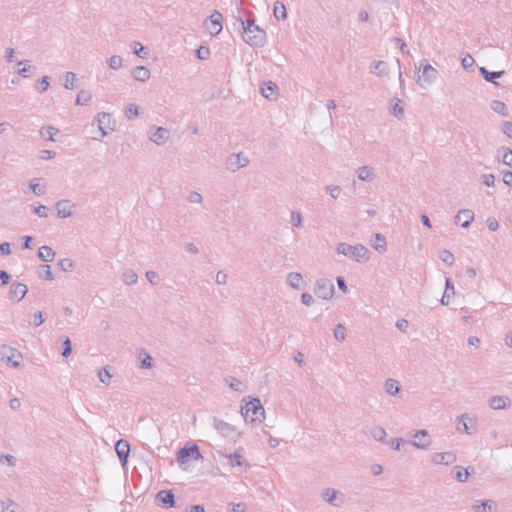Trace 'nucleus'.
I'll return each instance as SVG.
<instances>
[{"label": "nucleus", "instance_id": "f257e3e1", "mask_svg": "<svg viewBox=\"0 0 512 512\" xmlns=\"http://www.w3.org/2000/svg\"><path fill=\"white\" fill-rule=\"evenodd\" d=\"M241 413L245 421L250 423L261 422L265 417L264 409L257 398H251L247 401L241 408Z\"/></svg>", "mask_w": 512, "mask_h": 512}, {"label": "nucleus", "instance_id": "f03ea898", "mask_svg": "<svg viewBox=\"0 0 512 512\" xmlns=\"http://www.w3.org/2000/svg\"><path fill=\"white\" fill-rule=\"evenodd\" d=\"M201 458L198 446L193 443L187 444L178 452V462L184 468H187L191 462L198 461Z\"/></svg>", "mask_w": 512, "mask_h": 512}, {"label": "nucleus", "instance_id": "7ed1b4c3", "mask_svg": "<svg viewBox=\"0 0 512 512\" xmlns=\"http://www.w3.org/2000/svg\"><path fill=\"white\" fill-rule=\"evenodd\" d=\"M337 251L338 253L349 256L356 261H363L368 258V250L362 245L351 246L346 243H341L338 245Z\"/></svg>", "mask_w": 512, "mask_h": 512}, {"label": "nucleus", "instance_id": "20e7f679", "mask_svg": "<svg viewBox=\"0 0 512 512\" xmlns=\"http://www.w3.org/2000/svg\"><path fill=\"white\" fill-rule=\"evenodd\" d=\"M265 31L255 26L254 24H248L244 29V39L247 43L253 46L262 45L265 41Z\"/></svg>", "mask_w": 512, "mask_h": 512}, {"label": "nucleus", "instance_id": "39448f33", "mask_svg": "<svg viewBox=\"0 0 512 512\" xmlns=\"http://www.w3.org/2000/svg\"><path fill=\"white\" fill-rule=\"evenodd\" d=\"M222 20L221 13L218 11L212 13L209 20L204 24L206 31L212 36L219 34L222 30Z\"/></svg>", "mask_w": 512, "mask_h": 512}, {"label": "nucleus", "instance_id": "423d86ee", "mask_svg": "<svg viewBox=\"0 0 512 512\" xmlns=\"http://www.w3.org/2000/svg\"><path fill=\"white\" fill-rule=\"evenodd\" d=\"M2 360L8 366L19 367L22 361V354L16 349L5 348L2 352Z\"/></svg>", "mask_w": 512, "mask_h": 512}, {"label": "nucleus", "instance_id": "0eeeda50", "mask_svg": "<svg viewBox=\"0 0 512 512\" xmlns=\"http://www.w3.org/2000/svg\"><path fill=\"white\" fill-rule=\"evenodd\" d=\"M334 292V286L331 282H320L317 285L315 294L317 297L322 299H329L332 297Z\"/></svg>", "mask_w": 512, "mask_h": 512}, {"label": "nucleus", "instance_id": "6e6552de", "mask_svg": "<svg viewBox=\"0 0 512 512\" xmlns=\"http://www.w3.org/2000/svg\"><path fill=\"white\" fill-rule=\"evenodd\" d=\"M115 450L123 464H126L130 452V445L125 440H119L115 445Z\"/></svg>", "mask_w": 512, "mask_h": 512}, {"label": "nucleus", "instance_id": "1a4fd4ad", "mask_svg": "<svg viewBox=\"0 0 512 512\" xmlns=\"http://www.w3.org/2000/svg\"><path fill=\"white\" fill-rule=\"evenodd\" d=\"M74 212V205L69 201H61L57 204V214L60 218L70 217Z\"/></svg>", "mask_w": 512, "mask_h": 512}, {"label": "nucleus", "instance_id": "9d476101", "mask_svg": "<svg viewBox=\"0 0 512 512\" xmlns=\"http://www.w3.org/2000/svg\"><path fill=\"white\" fill-rule=\"evenodd\" d=\"M156 498L165 507L174 506V494L171 491L162 490L157 493Z\"/></svg>", "mask_w": 512, "mask_h": 512}, {"label": "nucleus", "instance_id": "9b49d317", "mask_svg": "<svg viewBox=\"0 0 512 512\" xmlns=\"http://www.w3.org/2000/svg\"><path fill=\"white\" fill-rule=\"evenodd\" d=\"M474 219V213L471 210H462L456 216V221L462 226L467 227Z\"/></svg>", "mask_w": 512, "mask_h": 512}, {"label": "nucleus", "instance_id": "f8f14e48", "mask_svg": "<svg viewBox=\"0 0 512 512\" xmlns=\"http://www.w3.org/2000/svg\"><path fill=\"white\" fill-rule=\"evenodd\" d=\"M10 293H11V298L12 299L19 301L27 293V287H26V285H24L22 283L14 284L11 287Z\"/></svg>", "mask_w": 512, "mask_h": 512}, {"label": "nucleus", "instance_id": "ddd939ff", "mask_svg": "<svg viewBox=\"0 0 512 512\" xmlns=\"http://www.w3.org/2000/svg\"><path fill=\"white\" fill-rule=\"evenodd\" d=\"M415 442H414V445L419 447V448H424L428 445L429 443V438H428V435L425 431H418L415 436Z\"/></svg>", "mask_w": 512, "mask_h": 512}, {"label": "nucleus", "instance_id": "4468645a", "mask_svg": "<svg viewBox=\"0 0 512 512\" xmlns=\"http://www.w3.org/2000/svg\"><path fill=\"white\" fill-rule=\"evenodd\" d=\"M273 14L278 20H284L287 17L286 7L282 2H275Z\"/></svg>", "mask_w": 512, "mask_h": 512}, {"label": "nucleus", "instance_id": "2eb2a0df", "mask_svg": "<svg viewBox=\"0 0 512 512\" xmlns=\"http://www.w3.org/2000/svg\"><path fill=\"white\" fill-rule=\"evenodd\" d=\"M133 76L138 81H146L149 76V70L144 66H138L133 70Z\"/></svg>", "mask_w": 512, "mask_h": 512}, {"label": "nucleus", "instance_id": "dca6fc26", "mask_svg": "<svg viewBox=\"0 0 512 512\" xmlns=\"http://www.w3.org/2000/svg\"><path fill=\"white\" fill-rule=\"evenodd\" d=\"M508 398L504 396H495L490 400V406L493 409H503L508 404Z\"/></svg>", "mask_w": 512, "mask_h": 512}, {"label": "nucleus", "instance_id": "f3484780", "mask_svg": "<svg viewBox=\"0 0 512 512\" xmlns=\"http://www.w3.org/2000/svg\"><path fill=\"white\" fill-rule=\"evenodd\" d=\"M277 94V86L273 82H267L265 86L262 88V95L270 99Z\"/></svg>", "mask_w": 512, "mask_h": 512}, {"label": "nucleus", "instance_id": "a211bd4d", "mask_svg": "<svg viewBox=\"0 0 512 512\" xmlns=\"http://www.w3.org/2000/svg\"><path fill=\"white\" fill-rule=\"evenodd\" d=\"M491 108L494 112L502 115V116H507L508 115V109H507V106L504 102L502 101H499V100H495L492 102L491 104Z\"/></svg>", "mask_w": 512, "mask_h": 512}, {"label": "nucleus", "instance_id": "6ab92c4d", "mask_svg": "<svg viewBox=\"0 0 512 512\" xmlns=\"http://www.w3.org/2000/svg\"><path fill=\"white\" fill-rule=\"evenodd\" d=\"M39 257L44 261H52L54 258V252L48 246H42L39 248Z\"/></svg>", "mask_w": 512, "mask_h": 512}, {"label": "nucleus", "instance_id": "aec40b11", "mask_svg": "<svg viewBox=\"0 0 512 512\" xmlns=\"http://www.w3.org/2000/svg\"><path fill=\"white\" fill-rule=\"evenodd\" d=\"M167 138H168V131L164 128H158L157 131L152 136V141H154L157 144H160Z\"/></svg>", "mask_w": 512, "mask_h": 512}, {"label": "nucleus", "instance_id": "412c9836", "mask_svg": "<svg viewBox=\"0 0 512 512\" xmlns=\"http://www.w3.org/2000/svg\"><path fill=\"white\" fill-rule=\"evenodd\" d=\"M59 133L58 129L54 128V127H51V126H48L44 129H42L41 131V135L43 138L47 139V140H51V141H54L55 140V136Z\"/></svg>", "mask_w": 512, "mask_h": 512}, {"label": "nucleus", "instance_id": "4be33fe9", "mask_svg": "<svg viewBox=\"0 0 512 512\" xmlns=\"http://www.w3.org/2000/svg\"><path fill=\"white\" fill-rule=\"evenodd\" d=\"M373 247L378 251H384L386 247V241L384 237H382L380 234H376Z\"/></svg>", "mask_w": 512, "mask_h": 512}, {"label": "nucleus", "instance_id": "5701e85b", "mask_svg": "<svg viewBox=\"0 0 512 512\" xmlns=\"http://www.w3.org/2000/svg\"><path fill=\"white\" fill-rule=\"evenodd\" d=\"M75 81H76V76L74 73H71V72L66 73V75L64 77L65 88H67V89L74 88Z\"/></svg>", "mask_w": 512, "mask_h": 512}, {"label": "nucleus", "instance_id": "b1692460", "mask_svg": "<svg viewBox=\"0 0 512 512\" xmlns=\"http://www.w3.org/2000/svg\"><path fill=\"white\" fill-rule=\"evenodd\" d=\"M482 75L484 76L485 80L492 81L494 78H498L503 75V71L499 72H489L485 68L480 69Z\"/></svg>", "mask_w": 512, "mask_h": 512}, {"label": "nucleus", "instance_id": "393cba45", "mask_svg": "<svg viewBox=\"0 0 512 512\" xmlns=\"http://www.w3.org/2000/svg\"><path fill=\"white\" fill-rule=\"evenodd\" d=\"M372 169L369 167H362L358 171V176L361 180H370L372 179Z\"/></svg>", "mask_w": 512, "mask_h": 512}, {"label": "nucleus", "instance_id": "a878e982", "mask_svg": "<svg viewBox=\"0 0 512 512\" xmlns=\"http://www.w3.org/2000/svg\"><path fill=\"white\" fill-rule=\"evenodd\" d=\"M454 460V456L450 453H446V454H437L435 455L434 457V461L436 463H449V462H452Z\"/></svg>", "mask_w": 512, "mask_h": 512}, {"label": "nucleus", "instance_id": "bb28decb", "mask_svg": "<svg viewBox=\"0 0 512 512\" xmlns=\"http://www.w3.org/2000/svg\"><path fill=\"white\" fill-rule=\"evenodd\" d=\"M386 390L388 393L395 394L399 390L398 382L396 380L390 379L386 382Z\"/></svg>", "mask_w": 512, "mask_h": 512}, {"label": "nucleus", "instance_id": "cd10ccee", "mask_svg": "<svg viewBox=\"0 0 512 512\" xmlns=\"http://www.w3.org/2000/svg\"><path fill=\"white\" fill-rule=\"evenodd\" d=\"M245 463L243 457L238 454V453H235L233 455L230 456V464L231 466L235 467V466H241Z\"/></svg>", "mask_w": 512, "mask_h": 512}, {"label": "nucleus", "instance_id": "c85d7f7f", "mask_svg": "<svg viewBox=\"0 0 512 512\" xmlns=\"http://www.w3.org/2000/svg\"><path fill=\"white\" fill-rule=\"evenodd\" d=\"M440 258L443 262H445L446 264H449V265H451L454 261L453 254L447 250H444L440 253Z\"/></svg>", "mask_w": 512, "mask_h": 512}, {"label": "nucleus", "instance_id": "c756f323", "mask_svg": "<svg viewBox=\"0 0 512 512\" xmlns=\"http://www.w3.org/2000/svg\"><path fill=\"white\" fill-rule=\"evenodd\" d=\"M98 377L102 383H108L110 379L112 378V375L107 369H103L99 371Z\"/></svg>", "mask_w": 512, "mask_h": 512}, {"label": "nucleus", "instance_id": "7c9ffc66", "mask_svg": "<svg viewBox=\"0 0 512 512\" xmlns=\"http://www.w3.org/2000/svg\"><path fill=\"white\" fill-rule=\"evenodd\" d=\"M289 282L293 287L298 288L302 282V277L299 274H291L289 276Z\"/></svg>", "mask_w": 512, "mask_h": 512}, {"label": "nucleus", "instance_id": "2f4dec72", "mask_svg": "<svg viewBox=\"0 0 512 512\" xmlns=\"http://www.w3.org/2000/svg\"><path fill=\"white\" fill-rule=\"evenodd\" d=\"M210 55V50L208 47L200 46L197 50V56L199 59H207Z\"/></svg>", "mask_w": 512, "mask_h": 512}, {"label": "nucleus", "instance_id": "473e14b6", "mask_svg": "<svg viewBox=\"0 0 512 512\" xmlns=\"http://www.w3.org/2000/svg\"><path fill=\"white\" fill-rule=\"evenodd\" d=\"M502 161L504 164L511 166L512 165V151L504 150L502 154Z\"/></svg>", "mask_w": 512, "mask_h": 512}, {"label": "nucleus", "instance_id": "72a5a7b5", "mask_svg": "<svg viewBox=\"0 0 512 512\" xmlns=\"http://www.w3.org/2000/svg\"><path fill=\"white\" fill-rule=\"evenodd\" d=\"M138 107L136 105H129L126 109V116L128 118H134L138 115Z\"/></svg>", "mask_w": 512, "mask_h": 512}, {"label": "nucleus", "instance_id": "f704fd0d", "mask_svg": "<svg viewBox=\"0 0 512 512\" xmlns=\"http://www.w3.org/2000/svg\"><path fill=\"white\" fill-rule=\"evenodd\" d=\"M139 358L141 359L143 368H149L151 366V357L147 353H141Z\"/></svg>", "mask_w": 512, "mask_h": 512}, {"label": "nucleus", "instance_id": "c9c22d12", "mask_svg": "<svg viewBox=\"0 0 512 512\" xmlns=\"http://www.w3.org/2000/svg\"><path fill=\"white\" fill-rule=\"evenodd\" d=\"M477 512H491L492 506L489 502H482L480 505L476 506Z\"/></svg>", "mask_w": 512, "mask_h": 512}, {"label": "nucleus", "instance_id": "e433bc0d", "mask_svg": "<svg viewBox=\"0 0 512 512\" xmlns=\"http://www.w3.org/2000/svg\"><path fill=\"white\" fill-rule=\"evenodd\" d=\"M469 476V472L467 469H459L456 473V478L461 481V482H464L467 480Z\"/></svg>", "mask_w": 512, "mask_h": 512}, {"label": "nucleus", "instance_id": "4c0bfd02", "mask_svg": "<svg viewBox=\"0 0 512 512\" xmlns=\"http://www.w3.org/2000/svg\"><path fill=\"white\" fill-rule=\"evenodd\" d=\"M63 346H64V350L62 352V355L64 357H67L70 353H71V342H70V339L69 338H65L64 342H63Z\"/></svg>", "mask_w": 512, "mask_h": 512}, {"label": "nucleus", "instance_id": "58836bf2", "mask_svg": "<svg viewBox=\"0 0 512 512\" xmlns=\"http://www.w3.org/2000/svg\"><path fill=\"white\" fill-rule=\"evenodd\" d=\"M334 335L338 340H343L345 336V328L341 325H338L334 331Z\"/></svg>", "mask_w": 512, "mask_h": 512}, {"label": "nucleus", "instance_id": "ea45409f", "mask_svg": "<svg viewBox=\"0 0 512 512\" xmlns=\"http://www.w3.org/2000/svg\"><path fill=\"white\" fill-rule=\"evenodd\" d=\"M502 130L504 134H506L508 137L512 138V122H504L502 126Z\"/></svg>", "mask_w": 512, "mask_h": 512}, {"label": "nucleus", "instance_id": "a19ab883", "mask_svg": "<svg viewBox=\"0 0 512 512\" xmlns=\"http://www.w3.org/2000/svg\"><path fill=\"white\" fill-rule=\"evenodd\" d=\"M122 59L118 56H114L110 59V67L117 69L121 66Z\"/></svg>", "mask_w": 512, "mask_h": 512}, {"label": "nucleus", "instance_id": "79ce46f5", "mask_svg": "<svg viewBox=\"0 0 512 512\" xmlns=\"http://www.w3.org/2000/svg\"><path fill=\"white\" fill-rule=\"evenodd\" d=\"M503 182L508 186H512V172L511 171H505L503 173Z\"/></svg>", "mask_w": 512, "mask_h": 512}, {"label": "nucleus", "instance_id": "37998d69", "mask_svg": "<svg viewBox=\"0 0 512 512\" xmlns=\"http://www.w3.org/2000/svg\"><path fill=\"white\" fill-rule=\"evenodd\" d=\"M43 316L41 312L35 313L33 316V324L35 326H40L43 323Z\"/></svg>", "mask_w": 512, "mask_h": 512}, {"label": "nucleus", "instance_id": "c03bdc74", "mask_svg": "<svg viewBox=\"0 0 512 512\" xmlns=\"http://www.w3.org/2000/svg\"><path fill=\"white\" fill-rule=\"evenodd\" d=\"M487 226H488V228H489L490 230L495 231V230H497V228H498V222H497V220H496V219H494V218H489V219L487 220Z\"/></svg>", "mask_w": 512, "mask_h": 512}, {"label": "nucleus", "instance_id": "a18cd8bd", "mask_svg": "<svg viewBox=\"0 0 512 512\" xmlns=\"http://www.w3.org/2000/svg\"><path fill=\"white\" fill-rule=\"evenodd\" d=\"M89 99H90V95L87 92H81V93H79V95L77 97V102L82 103V102L88 101Z\"/></svg>", "mask_w": 512, "mask_h": 512}, {"label": "nucleus", "instance_id": "49530a36", "mask_svg": "<svg viewBox=\"0 0 512 512\" xmlns=\"http://www.w3.org/2000/svg\"><path fill=\"white\" fill-rule=\"evenodd\" d=\"M302 301L305 305H310L313 302V297L308 293H304L302 294Z\"/></svg>", "mask_w": 512, "mask_h": 512}, {"label": "nucleus", "instance_id": "de8ad7c7", "mask_svg": "<svg viewBox=\"0 0 512 512\" xmlns=\"http://www.w3.org/2000/svg\"><path fill=\"white\" fill-rule=\"evenodd\" d=\"M291 221L295 226L300 225L301 223V215L299 213H294L291 216Z\"/></svg>", "mask_w": 512, "mask_h": 512}, {"label": "nucleus", "instance_id": "09e8293b", "mask_svg": "<svg viewBox=\"0 0 512 512\" xmlns=\"http://www.w3.org/2000/svg\"><path fill=\"white\" fill-rule=\"evenodd\" d=\"M133 49H134V53L138 56H140L141 53L144 51V47L138 42H136L134 44Z\"/></svg>", "mask_w": 512, "mask_h": 512}, {"label": "nucleus", "instance_id": "8fccbe9b", "mask_svg": "<svg viewBox=\"0 0 512 512\" xmlns=\"http://www.w3.org/2000/svg\"><path fill=\"white\" fill-rule=\"evenodd\" d=\"M337 284H338V287L345 293L347 291V286L345 284V281L343 279V277H338L337 278Z\"/></svg>", "mask_w": 512, "mask_h": 512}, {"label": "nucleus", "instance_id": "3c124183", "mask_svg": "<svg viewBox=\"0 0 512 512\" xmlns=\"http://www.w3.org/2000/svg\"><path fill=\"white\" fill-rule=\"evenodd\" d=\"M0 281L3 285L7 284L9 281V275L4 271H0Z\"/></svg>", "mask_w": 512, "mask_h": 512}, {"label": "nucleus", "instance_id": "603ef678", "mask_svg": "<svg viewBox=\"0 0 512 512\" xmlns=\"http://www.w3.org/2000/svg\"><path fill=\"white\" fill-rule=\"evenodd\" d=\"M232 511L233 512H245V506L241 503L234 504Z\"/></svg>", "mask_w": 512, "mask_h": 512}, {"label": "nucleus", "instance_id": "864d4df0", "mask_svg": "<svg viewBox=\"0 0 512 512\" xmlns=\"http://www.w3.org/2000/svg\"><path fill=\"white\" fill-rule=\"evenodd\" d=\"M0 251L3 254H9L10 253V245L8 243H3L0 245Z\"/></svg>", "mask_w": 512, "mask_h": 512}, {"label": "nucleus", "instance_id": "5fc2aeb1", "mask_svg": "<svg viewBox=\"0 0 512 512\" xmlns=\"http://www.w3.org/2000/svg\"><path fill=\"white\" fill-rule=\"evenodd\" d=\"M45 269H46L45 270V279L46 280H52L53 279V274H52V272L50 270V266L46 265Z\"/></svg>", "mask_w": 512, "mask_h": 512}, {"label": "nucleus", "instance_id": "6e6d98bb", "mask_svg": "<svg viewBox=\"0 0 512 512\" xmlns=\"http://www.w3.org/2000/svg\"><path fill=\"white\" fill-rule=\"evenodd\" d=\"M35 212L39 215V216H46V207L45 206H39L38 208H36Z\"/></svg>", "mask_w": 512, "mask_h": 512}, {"label": "nucleus", "instance_id": "4d7b16f0", "mask_svg": "<svg viewBox=\"0 0 512 512\" xmlns=\"http://www.w3.org/2000/svg\"><path fill=\"white\" fill-rule=\"evenodd\" d=\"M49 86V82H48V78L47 77H44L41 81V89L40 91H45Z\"/></svg>", "mask_w": 512, "mask_h": 512}, {"label": "nucleus", "instance_id": "13d9d810", "mask_svg": "<svg viewBox=\"0 0 512 512\" xmlns=\"http://www.w3.org/2000/svg\"><path fill=\"white\" fill-rule=\"evenodd\" d=\"M485 184L487 186H492L494 184V176L493 175L485 176Z\"/></svg>", "mask_w": 512, "mask_h": 512}, {"label": "nucleus", "instance_id": "bf43d9fd", "mask_svg": "<svg viewBox=\"0 0 512 512\" xmlns=\"http://www.w3.org/2000/svg\"><path fill=\"white\" fill-rule=\"evenodd\" d=\"M3 512H15V506L12 503H8L3 507Z\"/></svg>", "mask_w": 512, "mask_h": 512}, {"label": "nucleus", "instance_id": "052dcab7", "mask_svg": "<svg viewBox=\"0 0 512 512\" xmlns=\"http://www.w3.org/2000/svg\"><path fill=\"white\" fill-rule=\"evenodd\" d=\"M393 112L395 115H401L403 113L402 107L397 103L393 107Z\"/></svg>", "mask_w": 512, "mask_h": 512}, {"label": "nucleus", "instance_id": "680f3d73", "mask_svg": "<svg viewBox=\"0 0 512 512\" xmlns=\"http://www.w3.org/2000/svg\"><path fill=\"white\" fill-rule=\"evenodd\" d=\"M339 193H340L339 187H333L330 189V194L334 198L337 197L339 195Z\"/></svg>", "mask_w": 512, "mask_h": 512}, {"label": "nucleus", "instance_id": "e2e57ef3", "mask_svg": "<svg viewBox=\"0 0 512 512\" xmlns=\"http://www.w3.org/2000/svg\"><path fill=\"white\" fill-rule=\"evenodd\" d=\"M30 188L34 194L39 193V183H31Z\"/></svg>", "mask_w": 512, "mask_h": 512}, {"label": "nucleus", "instance_id": "0e129e2a", "mask_svg": "<svg viewBox=\"0 0 512 512\" xmlns=\"http://www.w3.org/2000/svg\"><path fill=\"white\" fill-rule=\"evenodd\" d=\"M462 63L464 66H469L473 63V58L471 56H468L462 60Z\"/></svg>", "mask_w": 512, "mask_h": 512}, {"label": "nucleus", "instance_id": "69168bd1", "mask_svg": "<svg viewBox=\"0 0 512 512\" xmlns=\"http://www.w3.org/2000/svg\"><path fill=\"white\" fill-rule=\"evenodd\" d=\"M190 512H204V508L200 505L192 506Z\"/></svg>", "mask_w": 512, "mask_h": 512}, {"label": "nucleus", "instance_id": "338daca9", "mask_svg": "<svg viewBox=\"0 0 512 512\" xmlns=\"http://www.w3.org/2000/svg\"><path fill=\"white\" fill-rule=\"evenodd\" d=\"M469 344L472 346H476L479 344V339L477 337H470L468 340Z\"/></svg>", "mask_w": 512, "mask_h": 512}, {"label": "nucleus", "instance_id": "774afa93", "mask_svg": "<svg viewBox=\"0 0 512 512\" xmlns=\"http://www.w3.org/2000/svg\"><path fill=\"white\" fill-rule=\"evenodd\" d=\"M326 496L328 497V501H332L336 496V492L334 490L327 491Z\"/></svg>", "mask_w": 512, "mask_h": 512}]
</instances>
